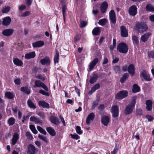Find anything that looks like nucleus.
<instances>
[{"mask_svg": "<svg viewBox=\"0 0 154 154\" xmlns=\"http://www.w3.org/2000/svg\"><path fill=\"white\" fill-rule=\"evenodd\" d=\"M38 130L41 133L44 135H46L47 134L46 131L44 130L41 127L39 126H37V127Z\"/></svg>", "mask_w": 154, "mask_h": 154, "instance_id": "obj_47", "label": "nucleus"}, {"mask_svg": "<svg viewBox=\"0 0 154 154\" xmlns=\"http://www.w3.org/2000/svg\"><path fill=\"white\" fill-rule=\"evenodd\" d=\"M136 103V99L134 97L131 102V104L127 105L125 108L124 113L126 115H128L132 112Z\"/></svg>", "mask_w": 154, "mask_h": 154, "instance_id": "obj_2", "label": "nucleus"}, {"mask_svg": "<svg viewBox=\"0 0 154 154\" xmlns=\"http://www.w3.org/2000/svg\"><path fill=\"white\" fill-rule=\"evenodd\" d=\"M80 27L83 28L85 27L87 25V23L85 21H82L80 23Z\"/></svg>", "mask_w": 154, "mask_h": 154, "instance_id": "obj_53", "label": "nucleus"}, {"mask_svg": "<svg viewBox=\"0 0 154 154\" xmlns=\"http://www.w3.org/2000/svg\"><path fill=\"white\" fill-rule=\"evenodd\" d=\"M38 105L42 106L43 108H49L50 106L49 104L44 101H40L38 102Z\"/></svg>", "mask_w": 154, "mask_h": 154, "instance_id": "obj_30", "label": "nucleus"}, {"mask_svg": "<svg viewBox=\"0 0 154 154\" xmlns=\"http://www.w3.org/2000/svg\"><path fill=\"white\" fill-rule=\"evenodd\" d=\"M29 128L32 132L35 134H36L38 133V131L36 130L35 126L32 125H29Z\"/></svg>", "mask_w": 154, "mask_h": 154, "instance_id": "obj_45", "label": "nucleus"}, {"mask_svg": "<svg viewBox=\"0 0 154 154\" xmlns=\"http://www.w3.org/2000/svg\"><path fill=\"white\" fill-rule=\"evenodd\" d=\"M137 8L135 5L130 7L128 10V13L130 16H135L137 13Z\"/></svg>", "mask_w": 154, "mask_h": 154, "instance_id": "obj_8", "label": "nucleus"}, {"mask_svg": "<svg viewBox=\"0 0 154 154\" xmlns=\"http://www.w3.org/2000/svg\"><path fill=\"white\" fill-rule=\"evenodd\" d=\"M128 92L126 90L121 91L117 93L116 96L117 99H121L128 96Z\"/></svg>", "mask_w": 154, "mask_h": 154, "instance_id": "obj_5", "label": "nucleus"}, {"mask_svg": "<svg viewBox=\"0 0 154 154\" xmlns=\"http://www.w3.org/2000/svg\"><path fill=\"white\" fill-rule=\"evenodd\" d=\"M119 108L117 105H114L112 106L111 108V112L112 116L114 118H116L119 115Z\"/></svg>", "mask_w": 154, "mask_h": 154, "instance_id": "obj_9", "label": "nucleus"}, {"mask_svg": "<svg viewBox=\"0 0 154 154\" xmlns=\"http://www.w3.org/2000/svg\"><path fill=\"white\" fill-rule=\"evenodd\" d=\"M13 62L15 65L18 66H21L23 64V62L17 58L14 59Z\"/></svg>", "mask_w": 154, "mask_h": 154, "instance_id": "obj_28", "label": "nucleus"}, {"mask_svg": "<svg viewBox=\"0 0 154 154\" xmlns=\"http://www.w3.org/2000/svg\"><path fill=\"white\" fill-rule=\"evenodd\" d=\"M128 71L129 73L132 76L134 74L135 68L133 64H130L128 67Z\"/></svg>", "mask_w": 154, "mask_h": 154, "instance_id": "obj_20", "label": "nucleus"}, {"mask_svg": "<svg viewBox=\"0 0 154 154\" xmlns=\"http://www.w3.org/2000/svg\"><path fill=\"white\" fill-rule=\"evenodd\" d=\"M5 96L9 99H13L14 97L13 94L11 92H6L5 94Z\"/></svg>", "mask_w": 154, "mask_h": 154, "instance_id": "obj_40", "label": "nucleus"}, {"mask_svg": "<svg viewBox=\"0 0 154 154\" xmlns=\"http://www.w3.org/2000/svg\"><path fill=\"white\" fill-rule=\"evenodd\" d=\"M14 82L16 85H20L21 83L20 79V78L16 79L14 80Z\"/></svg>", "mask_w": 154, "mask_h": 154, "instance_id": "obj_59", "label": "nucleus"}, {"mask_svg": "<svg viewBox=\"0 0 154 154\" xmlns=\"http://www.w3.org/2000/svg\"><path fill=\"white\" fill-rule=\"evenodd\" d=\"M50 120L52 123L56 125H58L60 123L58 118L53 116H51L50 117Z\"/></svg>", "mask_w": 154, "mask_h": 154, "instance_id": "obj_16", "label": "nucleus"}, {"mask_svg": "<svg viewBox=\"0 0 154 154\" xmlns=\"http://www.w3.org/2000/svg\"><path fill=\"white\" fill-rule=\"evenodd\" d=\"M46 130L51 136H54L55 135V131L51 127H47Z\"/></svg>", "mask_w": 154, "mask_h": 154, "instance_id": "obj_29", "label": "nucleus"}, {"mask_svg": "<svg viewBox=\"0 0 154 154\" xmlns=\"http://www.w3.org/2000/svg\"><path fill=\"white\" fill-rule=\"evenodd\" d=\"M26 136L27 137V139H28L29 140H31L33 138V137L31 134L29 132H26Z\"/></svg>", "mask_w": 154, "mask_h": 154, "instance_id": "obj_48", "label": "nucleus"}, {"mask_svg": "<svg viewBox=\"0 0 154 154\" xmlns=\"http://www.w3.org/2000/svg\"><path fill=\"white\" fill-rule=\"evenodd\" d=\"M38 114L39 116L43 118H45V113L43 112H39L38 113Z\"/></svg>", "mask_w": 154, "mask_h": 154, "instance_id": "obj_63", "label": "nucleus"}, {"mask_svg": "<svg viewBox=\"0 0 154 154\" xmlns=\"http://www.w3.org/2000/svg\"><path fill=\"white\" fill-rule=\"evenodd\" d=\"M62 11L63 14V20L64 21V22H65V17L66 14V12L67 9V6L65 4H63L62 5Z\"/></svg>", "mask_w": 154, "mask_h": 154, "instance_id": "obj_32", "label": "nucleus"}, {"mask_svg": "<svg viewBox=\"0 0 154 154\" xmlns=\"http://www.w3.org/2000/svg\"><path fill=\"white\" fill-rule=\"evenodd\" d=\"M30 121L34 122L35 123L42 124V122L41 120L34 116H31L30 118Z\"/></svg>", "mask_w": 154, "mask_h": 154, "instance_id": "obj_27", "label": "nucleus"}, {"mask_svg": "<svg viewBox=\"0 0 154 154\" xmlns=\"http://www.w3.org/2000/svg\"><path fill=\"white\" fill-rule=\"evenodd\" d=\"M117 49L120 53L123 54H126L128 50V45L124 42L119 44L117 46Z\"/></svg>", "mask_w": 154, "mask_h": 154, "instance_id": "obj_3", "label": "nucleus"}, {"mask_svg": "<svg viewBox=\"0 0 154 154\" xmlns=\"http://www.w3.org/2000/svg\"><path fill=\"white\" fill-rule=\"evenodd\" d=\"M140 76L147 81H150L152 79L150 78L149 73L145 70H143L142 71L140 74Z\"/></svg>", "mask_w": 154, "mask_h": 154, "instance_id": "obj_6", "label": "nucleus"}, {"mask_svg": "<svg viewBox=\"0 0 154 154\" xmlns=\"http://www.w3.org/2000/svg\"><path fill=\"white\" fill-rule=\"evenodd\" d=\"M109 121V118L108 116H104L101 119L102 123L105 126H107Z\"/></svg>", "mask_w": 154, "mask_h": 154, "instance_id": "obj_17", "label": "nucleus"}, {"mask_svg": "<svg viewBox=\"0 0 154 154\" xmlns=\"http://www.w3.org/2000/svg\"><path fill=\"white\" fill-rule=\"evenodd\" d=\"M108 7V4L106 2H103L101 4L100 6V11L102 13H104L106 12L107 8Z\"/></svg>", "mask_w": 154, "mask_h": 154, "instance_id": "obj_15", "label": "nucleus"}, {"mask_svg": "<svg viewBox=\"0 0 154 154\" xmlns=\"http://www.w3.org/2000/svg\"><path fill=\"white\" fill-rule=\"evenodd\" d=\"M132 40L134 44L137 45L139 43L138 38L136 36L134 35L132 37Z\"/></svg>", "mask_w": 154, "mask_h": 154, "instance_id": "obj_44", "label": "nucleus"}, {"mask_svg": "<svg viewBox=\"0 0 154 154\" xmlns=\"http://www.w3.org/2000/svg\"><path fill=\"white\" fill-rule=\"evenodd\" d=\"M109 17L111 22L113 24H115L116 22V14L114 10H112L109 12Z\"/></svg>", "mask_w": 154, "mask_h": 154, "instance_id": "obj_11", "label": "nucleus"}, {"mask_svg": "<svg viewBox=\"0 0 154 154\" xmlns=\"http://www.w3.org/2000/svg\"><path fill=\"white\" fill-rule=\"evenodd\" d=\"M30 115L29 114H28L26 116H23V119L22 120V122L23 123H24L25 120H26L28 119L30 116Z\"/></svg>", "mask_w": 154, "mask_h": 154, "instance_id": "obj_54", "label": "nucleus"}, {"mask_svg": "<svg viewBox=\"0 0 154 154\" xmlns=\"http://www.w3.org/2000/svg\"><path fill=\"white\" fill-rule=\"evenodd\" d=\"M121 35L122 37H127L128 36V30L123 25L120 27Z\"/></svg>", "mask_w": 154, "mask_h": 154, "instance_id": "obj_10", "label": "nucleus"}, {"mask_svg": "<svg viewBox=\"0 0 154 154\" xmlns=\"http://www.w3.org/2000/svg\"><path fill=\"white\" fill-rule=\"evenodd\" d=\"M151 35L150 32H147L142 35L141 38V41L144 42H145L148 40L149 37Z\"/></svg>", "mask_w": 154, "mask_h": 154, "instance_id": "obj_23", "label": "nucleus"}, {"mask_svg": "<svg viewBox=\"0 0 154 154\" xmlns=\"http://www.w3.org/2000/svg\"><path fill=\"white\" fill-rule=\"evenodd\" d=\"M35 76L38 79L41 80L43 81H44L45 79L44 76L41 74H38L36 75Z\"/></svg>", "mask_w": 154, "mask_h": 154, "instance_id": "obj_50", "label": "nucleus"}, {"mask_svg": "<svg viewBox=\"0 0 154 154\" xmlns=\"http://www.w3.org/2000/svg\"><path fill=\"white\" fill-rule=\"evenodd\" d=\"M136 114L141 116L142 114V110L140 108L137 109L136 110Z\"/></svg>", "mask_w": 154, "mask_h": 154, "instance_id": "obj_55", "label": "nucleus"}, {"mask_svg": "<svg viewBox=\"0 0 154 154\" xmlns=\"http://www.w3.org/2000/svg\"><path fill=\"white\" fill-rule=\"evenodd\" d=\"M75 130L77 133L79 134H81L83 133L82 131L81 130L80 127L79 126H77L76 127Z\"/></svg>", "mask_w": 154, "mask_h": 154, "instance_id": "obj_49", "label": "nucleus"}, {"mask_svg": "<svg viewBox=\"0 0 154 154\" xmlns=\"http://www.w3.org/2000/svg\"><path fill=\"white\" fill-rule=\"evenodd\" d=\"M33 0H26V4L28 6H30L32 3Z\"/></svg>", "mask_w": 154, "mask_h": 154, "instance_id": "obj_64", "label": "nucleus"}, {"mask_svg": "<svg viewBox=\"0 0 154 154\" xmlns=\"http://www.w3.org/2000/svg\"><path fill=\"white\" fill-rule=\"evenodd\" d=\"M38 137L40 139L43 140L44 141L47 143V140L45 136H43V135H41L40 134H39L38 135Z\"/></svg>", "mask_w": 154, "mask_h": 154, "instance_id": "obj_51", "label": "nucleus"}, {"mask_svg": "<svg viewBox=\"0 0 154 154\" xmlns=\"http://www.w3.org/2000/svg\"><path fill=\"white\" fill-rule=\"evenodd\" d=\"M146 10L149 11L154 12V7L150 4L147 5L146 7Z\"/></svg>", "mask_w": 154, "mask_h": 154, "instance_id": "obj_37", "label": "nucleus"}, {"mask_svg": "<svg viewBox=\"0 0 154 154\" xmlns=\"http://www.w3.org/2000/svg\"><path fill=\"white\" fill-rule=\"evenodd\" d=\"M100 29L98 27H95L92 31L93 35L95 36L99 35L100 33Z\"/></svg>", "mask_w": 154, "mask_h": 154, "instance_id": "obj_31", "label": "nucleus"}, {"mask_svg": "<svg viewBox=\"0 0 154 154\" xmlns=\"http://www.w3.org/2000/svg\"><path fill=\"white\" fill-rule=\"evenodd\" d=\"M146 117L148 119V121L150 122L152 121L154 119L152 116L150 115H146Z\"/></svg>", "mask_w": 154, "mask_h": 154, "instance_id": "obj_61", "label": "nucleus"}, {"mask_svg": "<svg viewBox=\"0 0 154 154\" xmlns=\"http://www.w3.org/2000/svg\"><path fill=\"white\" fill-rule=\"evenodd\" d=\"M59 54L57 50H56V54L55 55L54 59V62L55 63H58L59 60Z\"/></svg>", "mask_w": 154, "mask_h": 154, "instance_id": "obj_38", "label": "nucleus"}, {"mask_svg": "<svg viewBox=\"0 0 154 154\" xmlns=\"http://www.w3.org/2000/svg\"><path fill=\"white\" fill-rule=\"evenodd\" d=\"M33 87L36 88H42L46 91H48V89L47 86L44 83L42 82L40 80H36L35 82V84Z\"/></svg>", "mask_w": 154, "mask_h": 154, "instance_id": "obj_4", "label": "nucleus"}, {"mask_svg": "<svg viewBox=\"0 0 154 154\" xmlns=\"http://www.w3.org/2000/svg\"><path fill=\"white\" fill-rule=\"evenodd\" d=\"M80 35H76L74 38V42L76 43L77 41L79 40L80 38Z\"/></svg>", "mask_w": 154, "mask_h": 154, "instance_id": "obj_56", "label": "nucleus"}, {"mask_svg": "<svg viewBox=\"0 0 154 154\" xmlns=\"http://www.w3.org/2000/svg\"><path fill=\"white\" fill-rule=\"evenodd\" d=\"M114 70L116 73L117 74H120L121 73L120 67L118 66H116L114 67Z\"/></svg>", "mask_w": 154, "mask_h": 154, "instance_id": "obj_46", "label": "nucleus"}, {"mask_svg": "<svg viewBox=\"0 0 154 154\" xmlns=\"http://www.w3.org/2000/svg\"><path fill=\"white\" fill-rule=\"evenodd\" d=\"M149 56L150 57H151L154 59V51H151L149 53H148Z\"/></svg>", "mask_w": 154, "mask_h": 154, "instance_id": "obj_62", "label": "nucleus"}, {"mask_svg": "<svg viewBox=\"0 0 154 154\" xmlns=\"http://www.w3.org/2000/svg\"><path fill=\"white\" fill-rule=\"evenodd\" d=\"M98 78V75L95 72H93L90 76L89 82L90 84H93L95 82Z\"/></svg>", "mask_w": 154, "mask_h": 154, "instance_id": "obj_12", "label": "nucleus"}, {"mask_svg": "<svg viewBox=\"0 0 154 154\" xmlns=\"http://www.w3.org/2000/svg\"><path fill=\"white\" fill-rule=\"evenodd\" d=\"M8 122L9 126L12 125L15 123V119L13 117H11L8 119Z\"/></svg>", "mask_w": 154, "mask_h": 154, "instance_id": "obj_42", "label": "nucleus"}, {"mask_svg": "<svg viewBox=\"0 0 154 154\" xmlns=\"http://www.w3.org/2000/svg\"><path fill=\"white\" fill-rule=\"evenodd\" d=\"M11 19L10 17H5L3 19L2 23L4 25L8 26L11 22Z\"/></svg>", "mask_w": 154, "mask_h": 154, "instance_id": "obj_19", "label": "nucleus"}, {"mask_svg": "<svg viewBox=\"0 0 154 154\" xmlns=\"http://www.w3.org/2000/svg\"><path fill=\"white\" fill-rule=\"evenodd\" d=\"M98 61V59L97 58H95L91 61L89 66V69L91 70L96 65Z\"/></svg>", "mask_w": 154, "mask_h": 154, "instance_id": "obj_26", "label": "nucleus"}, {"mask_svg": "<svg viewBox=\"0 0 154 154\" xmlns=\"http://www.w3.org/2000/svg\"><path fill=\"white\" fill-rule=\"evenodd\" d=\"M11 7L8 6H5L3 7L2 10V12L3 13H5L8 12L10 9Z\"/></svg>", "mask_w": 154, "mask_h": 154, "instance_id": "obj_41", "label": "nucleus"}, {"mask_svg": "<svg viewBox=\"0 0 154 154\" xmlns=\"http://www.w3.org/2000/svg\"><path fill=\"white\" fill-rule=\"evenodd\" d=\"M95 118V115L93 113L89 114L87 117L86 122L87 125L90 124L91 121H92Z\"/></svg>", "mask_w": 154, "mask_h": 154, "instance_id": "obj_13", "label": "nucleus"}, {"mask_svg": "<svg viewBox=\"0 0 154 154\" xmlns=\"http://www.w3.org/2000/svg\"><path fill=\"white\" fill-rule=\"evenodd\" d=\"M98 104V100H96L94 101L92 103V108L94 109L97 106Z\"/></svg>", "mask_w": 154, "mask_h": 154, "instance_id": "obj_57", "label": "nucleus"}, {"mask_svg": "<svg viewBox=\"0 0 154 154\" xmlns=\"http://www.w3.org/2000/svg\"><path fill=\"white\" fill-rule=\"evenodd\" d=\"M100 88V85L99 83L96 84L91 88L90 93H92L94 92L96 90L99 89Z\"/></svg>", "mask_w": 154, "mask_h": 154, "instance_id": "obj_35", "label": "nucleus"}, {"mask_svg": "<svg viewBox=\"0 0 154 154\" xmlns=\"http://www.w3.org/2000/svg\"><path fill=\"white\" fill-rule=\"evenodd\" d=\"M134 29L140 33H143L148 29L146 24L142 22H137L134 26Z\"/></svg>", "mask_w": 154, "mask_h": 154, "instance_id": "obj_1", "label": "nucleus"}, {"mask_svg": "<svg viewBox=\"0 0 154 154\" xmlns=\"http://www.w3.org/2000/svg\"><path fill=\"white\" fill-rule=\"evenodd\" d=\"M107 20L105 18L103 19L100 20L98 22L99 24L103 26L105 25L107 23Z\"/></svg>", "mask_w": 154, "mask_h": 154, "instance_id": "obj_43", "label": "nucleus"}, {"mask_svg": "<svg viewBox=\"0 0 154 154\" xmlns=\"http://www.w3.org/2000/svg\"><path fill=\"white\" fill-rule=\"evenodd\" d=\"M37 150L36 148L33 145L29 144L27 146L28 154H35Z\"/></svg>", "mask_w": 154, "mask_h": 154, "instance_id": "obj_7", "label": "nucleus"}, {"mask_svg": "<svg viewBox=\"0 0 154 154\" xmlns=\"http://www.w3.org/2000/svg\"><path fill=\"white\" fill-rule=\"evenodd\" d=\"M27 103L28 106L30 108H32L33 109H35L36 107L34 105V103L32 102L31 100L30 99L28 100L27 101Z\"/></svg>", "mask_w": 154, "mask_h": 154, "instance_id": "obj_34", "label": "nucleus"}, {"mask_svg": "<svg viewBox=\"0 0 154 154\" xmlns=\"http://www.w3.org/2000/svg\"><path fill=\"white\" fill-rule=\"evenodd\" d=\"M20 90L26 94H29L30 93V90L26 87H22Z\"/></svg>", "mask_w": 154, "mask_h": 154, "instance_id": "obj_36", "label": "nucleus"}, {"mask_svg": "<svg viewBox=\"0 0 154 154\" xmlns=\"http://www.w3.org/2000/svg\"><path fill=\"white\" fill-rule=\"evenodd\" d=\"M128 76L129 75L128 73H125L120 79V81L121 82L122 84L128 78Z\"/></svg>", "mask_w": 154, "mask_h": 154, "instance_id": "obj_39", "label": "nucleus"}, {"mask_svg": "<svg viewBox=\"0 0 154 154\" xmlns=\"http://www.w3.org/2000/svg\"><path fill=\"white\" fill-rule=\"evenodd\" d=\"M44 44L43 41H39L33 43L32 45L33 47L35 48L42 47L44 45Z\"/></svg>", "mask_w": 154, "mask_h": 154, "instance_id": "obj_21", "label": "nucleus"}, {"mask_svg": "<svg viewBox=\"0 0 154 154\" xmlns=\"http://www.w3.org/2000/svg\"><path fill=\"white\" fill-rule=\"evenodd\" d=\"M35 56V51H33L27 53L25 55V58L27 60H29L31 58H33Z\"/></svg>", "mask_w": 154, "mask_h": 154, "instance_id": "obj_18", "label": "nucleus"}, {"mask_svg": "<svg viewBox=\"0 0 154 154\" xmlns=\"http://www.w3.org/2000/svg\"><path fill=\"white\" fill-rule=\"evenodd\" d=\"M140 91V88L137 84H134L133 86L132 91L134 93H137Z\"/></svg>", "mask_w": 154, "mask_h": 154, "instance_id": "obj_33", "label": "nucleus"}, {"mask_svg": "<svg viewBox=\"0 0 154 154\" xmlns=\"http://www.w3.org/2000/svg\"><path fill=\"white\" fill-rule=\"evenodd\" d=\"M39 93L44 95L48 96H49V94L42 90H40L39 91Z\"/></svg>", "mask_w": 154, "mask_h": 154, "instance_id": "obj_52", "label": "nucleus"}, {"mask_svg": "<svg viewBox=\"0 0 154 154\" xmlns=\"http://www.w3.org/2000/svg\"><path fill=\"white\" fill-rule=\"evenodd\" d=\"M13 30L11 29H6L2 32L3 35L7 36H10L13 32Z\"/></svg>", "mask_w": 154, "mask_h": 154, "instance_id": "obj_22", "label": "nucleus"}, {"mask_svg": "<svg viewBox=\"0 0 154 154\" xmlns=\"http://www.w3.org/2000/svg\"><path fill=\"white\" fill-rule=\"evenodd\" d=\"M41 63L43 65H48L50 64V60L49 58L45 57L44 58L40 60Z\"/></svg>", "mask_w": 154, "mask_h": 154, "instance_id": "obj_14", "label": "nucleus"}, {"mask_svg": "<svg viewBox=\"0 0 154 154\" xmlns=\"http://www.w3.org/2000/svg\"><path fill=\"white\" fill-rule=\"evenodd\" d=\"M19 139V134L17 133H14L11 140L12 144L15 145Z\"/></svg>", "mask_w": 154, "mask_h": 154, "instance_id": "obj_25", "label": "nucleus"}, {"mask_svg": "<svg viewBox=\"0 0 154 154\" xmlns=\"http://www.w3.org/2000/svg\"><path fill=\"white\" fill-rule=\"evenodd\" d=\"M70 135L71 137L74 139H76V140L79 139L80 137L77 134H70Z\"/></svg>", "mask_w": 154, "mask_h": 154, "instance_id": "obj_58", "label": "nucleus"}, {"mask_svg": "<svg viewBox=\"0 0 154 154\" xmlns=\"http://www.w3.org/2000/svg\"><path fill=\"white\" fill-rule=\"evenodd\" d=\"M146 109L149 111L151 110L152 108V102L150 100H148L146 101Z\"/></svg>", "mask_w": 154, "mask_h": 154, "instance_id": "obj_24", "label": "nucleus"}, {"mask_svg": "<svg viewBox=\"0 0 154 154\" xmlns=\"http://www.w3.org/2000/svg\"><path fill=\"white\" fill-rule=\"evenodd\" d=\"M30 14V12L29 11H26L21 16L22 17H25L29 16Z\"/></svg>", "mask_w": 154, "mask_h": 154, "instance_id": "obj_60", "label": "nucleus"}]
</instances>
